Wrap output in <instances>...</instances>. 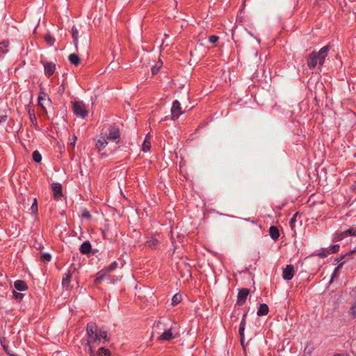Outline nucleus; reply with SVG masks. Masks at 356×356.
<instances>
[{"instance_id":"obj_3","label":"nucleus","mask_w":356,"mask_h":356,"mask_svg":"<svg viewBox=\"0 0 356 356\" xmlns=\"http://www.w3.org/2000/svg\"><path fill=\"white\" fill-rule=\"evenodd\" d=\"M73 111L76 115L83 118L86 117L88 113L86 105L82 102L73 103Z\"/></svg>"},{"instance_id":"obj_43","label":"nucleus","mask_w":356,"mask_h":356,"mask_svg":"<svg viewBox=\"0 0 356 356\" xmlns=\"http://www.w3.org/2000/svg\"><path fill=\"white\" fill-rule=\"evenodd\" d=\"M334 356H342V355L337 354V355H334Z\"/></svg>"},{"instance_id":"obj_38","label":"nucleus","mask_w":356,"mask_h":356,"mask_svg":"<svg viewBox=\"0 0 356 356\" xmlns=\"http://www.w3.org/2000/svg\"><path fill=\"white\" fill-rule=\"evenodd\" d=\"M348 232L349 234V236H356V228L355 229H353V228L348 229Z\"/></svg>"},{"instance_id":"obj_2","label":"nucleus","mask_w":356,"mask_h":356,"mask_svg":"<svg viewBox=\"0 0 356 356\" xmlns=\"http://www.w3.org/2000/svg\"><path fill=\"white\" fill-rule=\"evenodd\" d=\"M329 46L321 48L318 52L312 53L308 58L307 65L309 67H314L317 64L323 65L325 58L327 56Z\"/></svg>"},{"instance_id":"obj_17","label":"nucleus","mask_w":356,"mask_h":356,"mask_svg":"<svg viewBox=\"0 0 356 356\" xmlns=\"http://www.w3.org/2000/svg\"><path fill=\"white\" fill-rule=\"evenodd\" d=\"M149 134L146 136L145 140L143 141V145H142V151L144 152H147L150 150L151 148V142L149 140Z\"/></svg>"},{"instance_id":"obj_9","label":"nucleus","mask_w":356,"mask_h":356,"mask_svg":"<svg viewBox=\"0 0 356 356\" xmlns=\"http://www.w3.org/2000/svg\"><path fill=\"white\" fill-rule=\"evenodd\" d=\"M294 275V268L292 265H287L283 270V278L286 280H290Z\"/></svg>"},{"instance_id":"obj_36","label":"nucleus","mask_w":356,"mask_h":356,"mask_svg":"<svg viewBox=\"0 0 356 356\" xmlns=\"http://www.w3.org/2000/svg\"><path fill=\"white\" fill-rule=\"evenodd\" d=\"M157 243L158 242L156 239H152V240L147 241V245L151 248H154L157 244Z\"/></svg>"},{"instance_id":"obj_10","label":"nucleus","mask_w":356,"mask_h":356,"mask_svg":"<svg viewBox=\"0 0 356 356\" xmlns=\"http://www.w3.org/2000/svg\"><path fill=\"white\" fill-rule=\"evenodd\" d=\"M175 335L172 329H169L163 332L158 338L161 341H169L174 338Z\"/></svg>"},{"instance_id":"obj_28","label":"nucleus","mask_w":356,"mask_h":356,"mask_svg":"<svg viewBox=\"0 0 356 356\" xmlns=\"http://www.w3.org/2000/svg\"><path fill=\"white\" fill-rule=\"evenodd\" d=\"M30 210L31 211V213L33 214H35L38 212V204L37 200L35 198L33 199V204L31 207Z\"/></svg>"},{"instance_id":"obj_24","label":"nucleus","mask_w":356,"mask_h":356,"mask_svg":"<svg viewBox=\"0 0 356 356\" xmlns=\"http://www.w3.org/2000/svg\"><path fill=\"white\" fill-rule=\"evenodd\" d=\"M72 38L74 39V44H76L78 42L79 31L74 26L72 27Z\"/></svg>"},{"instance_id":"obj_27","label":"nucleus","mask_w":356,"mask_h":356,"mask_svg":"<svg viewBox=\"0 0 356 356\" xmlns=\"http://www.w3.org/2000/svg\"><path fill=\"white\" fill-rule=\"evenodd\" d=\"M33 159L36 163H40L42 160V156L38 151H34L33 153Z\"/></svg>"},{"instance_id":"obj_41","label":"nucleus","mask_w":356,"mask_h":356,"mask_svg":"<svg viewBox=\"0 0 356 356\" xmlns=\"http://www.w3.org/2000/svg\"><path fill=\"white\" fill-rule=\"evenodd\" d=\"M76 136H73V138H72V141L71 142V145L72 146V147H74L75 145H76Z\"/></svg>"},{"instance_id":"obj_33","label":"nucleus","mask_w":356,"mask_h":356,"mask_svg":"<svg viewBox=\"0 0 356 356\" xmlns=\"http://www.w3.org/2000/svg\"><path fill=\"white\" fill-rule=\"evenodd\" d=\"M339 245H332L330 248V254L331 253H335V252H337L339 251Z\"/></svg>"},{"instance_id":"obj_16","label":"nucleus","mask_w":356,"mask_h":356,"mask_svg":"<svg viewBox=\"0 0 356 356\" xmlns=\"http://www.w3.org/2000/svg\"><path fill=\"white\" fill-rule=\"evenodd\" d=\"M268 307L266 304H261L259 307L257 314L259 316L267 315L268 313Z\"/></svg>"},{"instance_id":"obj_40","label":"nucleus","mask_w":356,"mask_h":356,"mask_svg":"<svg viewBox=\"0 0 356 356\" xmlns=\"http://www.w3.org/2000/svg\"><path fill=\"white\" fill-rule=\"evenodd\" d=\"M343 264H340L334 270V273H333V276L332 277H334V276H337V271L339 270V269L342 266Z\"/></svg>"},{"instance_id":"obj_7","label":"nucleus","mask_w":356,"mask_h":356,"mask_svg":"<svg viewBox=\"0 0 356 356\" xmlns=\"http://www.w3.org/2000/svg\"><path fill=\"white\" fill-rule=\"evenodd\" d=\"M51 189L55 199L58 200L63 196L62 186L60 183H53Z\"/></svg>"},{"instance_id":"obj_22","label":"nucleus","mask_w":356,"mask_h":356,"mask_svg":"<svg viewBox=\"0 0 356 356\" xmlns=\"http://www.w3.org/2000/svg\"><path fill=\"white\" fill-rule=\"evenodd\" d=\"M162 65H163V62L161 60H158L157 63L155 64V65L152 67V74H156V73H158V72L161 69Z\"/></svg>"},{"instance_id":"obj_21","label":"nucleus","mask_w":356,"mask_h":356,"mask_svg":"<svg viewBox=\"0 0 356 356\" xmlns=\"http://www.w3.org/2000/svg\"><path fill=\"white\" fill-rule=\"evenodd\" d=\"M69 60L72 64L75 65H77L80 63L79 57L75 54H71L69 56Z\"/></svg>"},{"instance_id":"obj_19","label":"nucleus","mask_w":356,"mask_h":356,"mask_svg":"<svg viewBox=\"0 0 356 356\" xmlns=\"http://www.w3.org/2000/svg\"><path fill=\"white\" fill-rule=\"evenodd\" d=\"M72 278V274L70 272H67L65 273V275L63 276L62 280V284L63 286L68 287L70 285V283L71 282Z\"/></svg>"},{"instance_id":"obj_14","label":"nucleus","mask_w":356,"mask_h":356,"mask_svg":"<svg viewBox=\"0 0 356 356\" xmlns=\"http://www.w3.org/2000/svg\"><path fill=\"white\" fill-rule=\"evenodd\" d=\"M247 316V314H245L243 316L242 321L241 322V326L239 328V333L241 335V341L242 345H243L244 341V331H245V317Z\"/></svg>"},{"instance_id":"obj_12","label":"nucleus","mask_w":356,"mask_h":356,"mask_svg":"<svg viewBox=\"0 0 356 356\" xmlns=\"http://www.w3.org/2000/svg\"><path fill=\"white\" fill-rule=\"evenodd\" d=\"M44 67L45 74L47 76H50L55 72L56 65L53 63H47L44 65Z\"/></svg>"},{"instance_id":"obj_37","label":"nucleus","mask_w":356,"mask_h":356,"mask_svg":"<svg viewBox=\"0 0 356 356\" xmlns=\"http://www.w3.org/2000/svg\"><path fill=\"white\" fill-rule=\"evenodd\" d=\"M219 38L216 35H211L209 37V40L211 43H216L218 40Z\"/></svg>"},{"instance_id":"obj_5","label":"nucleus","mask_w":356,"mask_h":356,"mask_svg":"<svg viewBox=\"0 0 356 356\" xmlns=\"http://www.w3.org/2000/svg\"><path fill=\"white\" fill-rule=\"evenodd\" d=\"M171 113L172 120L177 119L181 114L184 113V112L181 111L180 103L177 100H175L173 102L171 108Z\"/></svg>"},{"instance_id":"obj_42","label":"nucleus","mask_w":356,"mask_h":356,"mask_svg":"<svg viewBox=\"0 0 356 356\" xmlns=\"http://www.w3.org/2000/svg\"><path fill=\"white\" fill-rule=\"evenodd\" d=\"M5 118H6V117H1V118H0V122H1V120H5Z\"/></svg>"},{"instance_id":"obj_29","label":"nucleus","mask_w":356,"mask_h":356,"mask_svg":"<svg viewBox=\"0 0 356 356\" xmlns=\"http://www.w3.org/2000/svg\"><path fill=\"white\" fill-rule=\"evenodd\" d=\"M44 40L49 45H52L55 41V39L49 34L45 35Z\"/></svg>"},{"instance_id":"obj_32","label":"nucleus","mask_w":356,"mask_h":356,"mask_svg":"<svg viewBox=\"0 0 356 356\" xmlns=\"http://www.w3.org/2000/svg\"><path fill=\"white\" fill-rule=\"evenodd\" d=\"M13 296L15 299L21 300L24 298V295L21 293L13 291Z\"/></svg>"},{"instance_id":"obj_34","label":"nucleus","mask_w":356,"mask_h":356,"mask_svg":"<svg viewBox=\"0 0 356 356\" xmlns=\"http://www.w3.org/2000/svg\"><path fill=\"white\" fill-rule=\"evenodd\" d=\"M330 254V250H323L322 252H320L318 255L321 257H327L328 254Z\"/></svg>"},{"instance_id":"obj_4","label":"nucleus","mask_w":356,"mask_h":356,"mask_svg":"<svg viewBox=\"0 0 356 356\" xmlns=\"http://www.w3.org/2000/svg\"><path fill=\"white\" fill-rule=\"evenodd\" d=\"M118 266V263L116 261H113L111 263L109 266L104 268L97 273V276L95 279V282H101L104 280L106 274L109 273L110 272L114 270Z\"/></svg>"},{"instance_id":"obj_35","label":"nucleus","mask_w":356,"mask_h":356,"mask_svg":"<svg viewBox=\"0 0 356 356\" xmlns=\"http://www.w3.org/2000/svg\"><path fill=\"white\" fill-rule=\"evenodd\" d=\"M350 313L353 317H356V302L350 308Z\"/></svg>"},{"instance_id":"obj_11","label":"nucleus","mask_w":356,"mask_h":356,"mask_svg":"<svg viewBox=\"0 0 356 356\" xmlns=\"http://www.w3.org/2000/svg\"><path fill=\"white\" fill-rule=\"evenodd\" d=\"M107 145V138H105L104 136H100L96 143V147L100 151L104 149Z\"/></svg>"},{"instance_id":"obj_39","label":"nucleus","mask_w":356,"mask_h":356,"mask_svg":"<svg viewBox=\"0 0 356 356\" xmlns=\"http://www.w3.org/2000/svg\"><path fill=\"white\" fill-rule=\"evenodd\" d=\"M82 216L85 217V218H90V213L87 210H84L82 212Z\"/></svg>"},{"instance_id":"obj_15","label":"nucleus","mask_w":356,"mask_h":356,"mask_svg":"<svg viewBox=\"0 0 356 356\" xmlns=\"http://www.w3.org/2000/svg\"><path fill=\"white\" fill-rule=\"evenodd\" d=\"M15 288L19 291H24L27 290L28 286L22 280H17L14 283Z\"/></svg>"},{"instance_id":"obj_13","label":"nucleus","mask_w":356,"mask_h":356,"mask_svg":"<svg viewBox=\"0 0 356 356\" xmlns=\"http://www.w3.org/2000/svg\"><path fill=\"white\" fill-rule=\"evenodd\" d=\"M120 131L118 129H112L109 131L107 136V140H115L120 138Z\"/></svg>"},{"instance_id":"obj_8","label":"nucleus","mask_w":356,"mask_h":356,"mask_svg":"<svg viewBox=\"0 0 356 356\" xmlns=\"http://www.w3.org/2000/svg\"><path fill=\"white\" fill-rule=\"evenodd\" d=\"M250 291L248 289H242L239 290L237 296V304L239 305H243Z\"/></svg>"},{"instance_id":"obj_1","label":"nucleus","mask_w":356,"mask_h":356,"mask_svg":"<svg viewBox=\"0 0 356 356\" xmlns=\"http://www.w3.org/2000/svg\"><path fill=\"white\" fill-rule=\"evenodd\" d=\"M87 332L88 335V351L91 356H93L94 353L90 346L91 343L100 342L102 339H106L107 332L104 330H97L93 324H89L87 326Z\"/></svg>"},{"instance_id":"obj_18","label":"nucleus","mask_w":356,"mask_h":356,"mask_svg":"<svg viewBox=\"0 0 356 356\" xmlns=\"http://www.w3.org/2000/svg\"><path fill=\"white\" fill-rule=\"evenodd\" d=\"M269 234H270V237L274 240L277 239L278 237L280 236L279 230H278L277 227H276L275 226H272L270 227Z\"/></svg>"},{"instance_id":"obj_23","label":"nucleus","mask_w":356,"mask_h":356,"mask_svg":"<svg viewBox=\"0 0 356 356\" xmlns=\"http://www.w3.org/2000/svg\"><path fill=\"white\" fill-rule=\"evenodd\" d=\"M97 356H111V353L108 350L101 348L98 350Z\"/></svg>"},{"instance_id":"obj_25","label":"nucleus","mask_w":356,"mask_h":356,"mask_svg":"<svg viewBox=\"0 0 356 356\" xmlns=\"http://www.w3.org/2000/svg\"><path fill=\"white\" fill-rule=\"evenodd\" d=\"M182 300V296L181 294H175L172 299V304L173 305H176L177 304H179Z\"/></svg>"},{"instance_id":"obj_30","label":"nucleus","mask_w":356,"mask_h":356,"mask_svg":"<svg viewBox=\"0 0 356 356\" xmlns=\"http://www.w3.org/2000/svg\"><path fill=\"white\" fill-rule=\"evenodd\" d=\"M8 51V44L5 42L0 43V53H4Z\"/></svg>"},{"instance_id":"obj_31","label":"nucleus","mask_w":356,"mask_h":356,"mask_svg":"<svg viewBox=\"0 0 356 356\" xmlns=\"http://www.w3.org/2000/svg\"><path fill=\"white\" fill-rule=\"evenodd\" d=\"M41 259L43 261H49L51 259V257L50 254H49V253H43L41 254Z\"/></svg>"},{"instance_id":"obj_6","label":"nucleus","mask_w":356,"mask_h":356,"mask_svg":"<svg viewBox=\"0 0 356 356\" xmlns=\"http://www.w3.org/2000/svg\"><path fill=\"white\" fill-rule=\"evenodd\" d=\"M38 105L44 110H45L46 106L50 105V99L48 97L47 94L44 92L41 91L38 95Z\"/></svg>"},{"instance_id":"obj_20","label":"nucleus","mask_w":356,"mask_h":356,"mask_svg":"<svg viewBox=\"0 0 356 356\" xmlns=\"http://www.w3.org/2000/svg\"><path fill=\"white\" fill-rule=\"evenodd\" d=\"M91 245L89 242L83 243L80 247V251L82 254H87L90 252Z\"/></svg>"},{"instance_id":"obj_26","label":"nucleus","mask_w":356,"mask_h":356,"mask_svg":"<svg viewBox=\"0 0 356 356\" xmlns=\"http://www.w3.org/2000/svg\"><path fill=\"white\" fill-rule=\"evenodd\" d=\"M348 236H349V234L348 232V229L343 232H341L339 234H337L336 237H335V240L336 241H341L342 239H343L344 238L347 237Z\"/></svg>"}]
</instances>
